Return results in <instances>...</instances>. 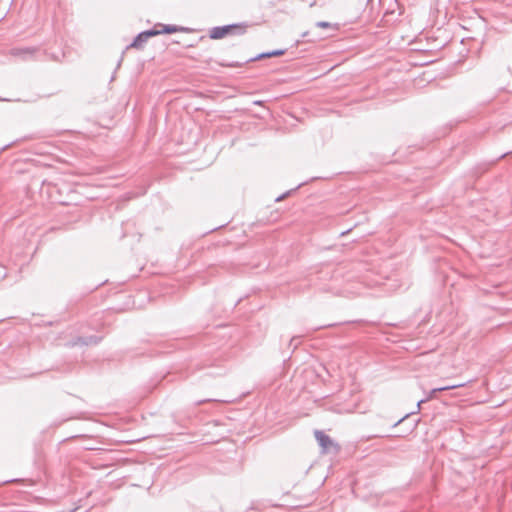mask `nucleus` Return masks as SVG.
<instances>
[{
    "label": "nucleus",
    "instance_id": "1",
    "mask_svg": "<svg viewBox=\"0 0 512 512\" xmlns=\"http://www.w3.org/2000/svg\"><path fill=\"white\" fill-rule=\"evenodd\" d=\"M190 29L176 26V25H166L158 23L153 29L144 31L140 33L130 45L131 48L141 49L144 43L150 38L154 36H158L160 34H173V33H188Z\"/></svg>",
    "mask_w": 512,
    "mask_h": 512
},
{
    "label": "nucleus",
    "instance_id": "2",
    "mask_svg": "<svg viewBox=\"0 0 512 512\" xmlns=\"http://www.w3.org/2000/svg\"><path fill=\"white\" fill-rule=\"evenodd\" d=\"M245 30V26L241 24L214 27L209 31V37L213 40H220L232 35H242L245 33Z\"/></svg>",
    "mask_w": 512,
    "mask_h": 512
},
{
    "label": "nucleus",
    "instance_id": "3",
    "mask_svg": "<svg viewBox=\"0 0 512 512\" xmlns=\"http://www.w3.org/2000/svg\"><path fill=\"white\" fill-rule=\"evenodd\" d=\"M315 438L318 441L319 445L323 449V452H330L332 449H336V445L332 441V439L323 433L322 431H315Z\"/></svg>",
    "mask_w": 512,
    "mask_h": 512
},
{
    "label": "nucleus",
    "instance_id": "4",
    "mask_svg": "<svg viewBox=\"0 0 512 512\" xmlns=\"http://www.w3.org/2000/svg\"><path fill=\"white\" fill-rule=\"evenodd\" d=\"M136 291H137V293L134 296V298L138 300V303H136V301L134 300L133 306H135L137 308H143L144 307L143 300L150 297V294H149L150 290L142 289V290H136Z\"/></svg>",
    "mask_w": 512,
    "mask_h": 512
},
{
    "label": "nucleus",
    "instance_id": "5",
    "mask_svg": "<svg viewBox=\"0 0 512 512\" xmlns=\"http://www.w3.org/2000/svg\"><path fill=\"white\" fill-rule=\"evenodd\" d=\"M462 386H464V384L459 383V384H453V385H447V386H443V387L434 388V389H432L431 394H435L440 391H446V390H450V389H454V388H458V387H462Z\"/></svg>",
    "mask_w": 512,
    "mask_h": 512
},
{
    "label": "nucleus",
    "instance_id": "6",
    "mask_svg": "<svg viewBox=\"0 0 512 512\" xmlns=\"http://www.w3.org/2000/svg\"><path fill=\"white\" fill-rule=\"evenodd\" d=\"M316 26H317V27H319V28H323V29H325V28H333V29H336V30H338V29H339L338 25H336V24H331V23H329V22H325V21H320V22H318V23L316 24Z\"/></svg>",
    "mask_w": 512,
    "mask_h": 512
},
{
    "label": "nucleus",
    "instance_id": "7",
    "mask_svg": "<svg viewBox=\"0 0 512 512\" xmlns=\"http://www.w3.org/2000/svg\"><path fill=\"white\" fill-rule=\"evenodd\" d=\"M283 54H284L283 50H277V51H273V52H270V53L262 54V55H260V58L277 57V56H281Z\"/></svg>",
    "mask_w": 512,
    "mask_h": 512
},
{
    "label": "nucleus",
    "instance_id": "8",
    "mask_svg": "<svg viewBox=\"0 0 512 512\" xmlns=\"http://www.w3.org/2000/svg\"><path fill=\"white\" fill-rule=\"evenodd\" d=\"M420 56H421V53H420V49L418 48V62H417V65H418V66H424V65H426L428 62H422V61H420Z\"/></svg>",
    "mask_w": 512,
    "mask_h": 512
},
{
    "label": "nucleus",
    "instance_id": "9",
    "mask_svg": "<svg viewBox=\"0 0 512 512\" xmlns=\"http://www.w3.org/2000/svg\"><path fill=\"white\" fill-rule=\"evenodd\" d=\"M425 401H426V399L418 400V403H417L418 411H419V410H420V408H421V404H422L423 402H425Z\"/></svg>",
    "mask_w": 512,
    "mask_h": 512
},
{
    "label": "nucleus",
    "instance_id": "10",
    "mask_svg": "<svg viewBox=\"0 0 512 512\" xmlns=\"http://www.w3.org/2000/svg\"><path fill=\"white\" fill-rule=\"evenodd\" d=\"M406 419H402L399 421V424H403L405 422Z\"/></svg>",
    "mask_w": 512,
    "mask_h": 512
}]
</instances>
